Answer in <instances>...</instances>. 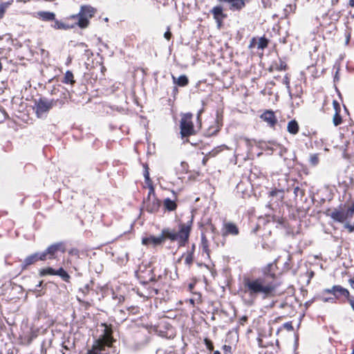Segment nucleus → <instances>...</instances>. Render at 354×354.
<instances>
[{
    "mask_svg": "<svg viewBox=\"0 0 354 354\" xmlns=\"http://www.w3.org/2000/svg\"><path fill=\"white\" fill-rule=\"evenodd\" d=\"M192 223V218L187 223H180L178 231L169 227H165L157 236L151 235L142 238V243L145 245L156 247L162 245L166 240H169L171 242L177 241L179 247L185 246L188 242Z\"/></svg>",
    "mask_w": 354,
    "mask_h": 354,
    "instance_id": "1",
    "label": "nucleus"
},
{
    "mask_svg": "<svg viewBox=\"0 0 354 354\" xmlns=\"http://www.w3.org/2000/svg\"><path fill=\"white\" fill-rule=\"evenodd\" d=\"M275 274L274 273L266 274L257 278H244L243 290L247 294L252 301L254 300L259 295L263 299L271 297L275 292L277 285L274 281Z\"/></svg>",
    "mask_w": 354,
    "mask_h": 354,
    "instance_id": "2",
    "label": "nucleus"
},
{
    "mask_svg": "<svg viewBox=\"0 0 354 354\" xmlns=\"http://www.w3.org/2000/svg\"><path fill=\"white\" fill-rule=\"evenodd\" d=\"M95 13V9L90 6H83L81 7L80 11L76 15H73V18L77 19V25L81 28H85L88 26L89 19L91 18Z\"/></svg>",
    "mask_w": 354,
    "mask_h": 354,
    "instance_id": "3",
    "label": "nucleus"
},
{
    "mask_svg": "<svg viewBox=\"0 0 354 354\" xmlns=\"http://www.w3.org/2000/svg\"><path fill=\"white\" fill-rule=\"evenodd\" d=\"M192 116V114L190 113H184L182 115L180 120V133L183 137H187L194 133Z\"/></svg>",
    "mask_w": 354,
    "mask_h": 354,
    "instance_id": "4",
    "label": "nucleus"
},
{
    "mask_svg": "<svg viewBox=\"0 0 354 354\" xmlns=\"http://www.w3.org/2000/svg\"><path fill=\"white\" fill-rule=\"evenodd\" d=\"M149 187L147 199L144 201V203L147 212L154 213L159 209L160 202L155 195L153 186L150 185Z\"/></svg>",
    "mask_w": 354,
    "mask_h": 354,
    "instance_id": "5",
    "label": "nucleus"
},
{
    "mask_svg": "<svg viewBox=\"0 0 354 354\" xmlns=\"http://www.w3.org/2000/svg\"><path fill=\"white\" fill-rule=\"evenodd\" d=\"M323 292L332 294L334 295L336 300H339L342 297H344L347 299L348 302H349V299L353 297H351L348 290L340 285H334L330 288L324 289Z\"/></svg>",
    "mask_w": 354,
    "mask_h": 354,
    "instance_id": "6",
    "label": "nucleus"
},
{
    "mask_svg": "<svg viewBox=\"0 0 354 354\" xmlns=\"http://www.w3.org/2000/svg\"><path fill=\"white\" fill-rule=\"evenodd\" d=\"M111 341L109 337L98 339L95 342L93 348L88 351L87 354H101L106 351V347H110Z\"/></svg>",
    "mask_w": 354,
    "mask_h": 354,
    "instance_id": "7",
    "label": "nucleus"
},
{
    "mask_svg": "<svg viewBox=\"0 0 354 354\" xmlns=\"http://www.w3.org/2000/svg\"><path fill=\"white\" fill-rule=\"evenodd\" d=\"M53 100H39L36 104V113L39 118L47 113L54 105Z\"/></svg>",
    "mask_w": 354,
    "mask_h": 354,
    "instance_id": "8",
    "label": "nucleus"
},
{
    "mask_svg": "<svg viewBox=\"0 0 354 354\" xmlns=\"http://www.w3.org/2000/svg\"><path fill=\"white\" fill-rule=\"evenodd\" d=\"M326 214L330 216L333 221L338 223H344V221L349 218L347 212H344L342 210L334 209L333 210L328 209L326 212Z\"/></svg>",
    "mask_w": 354,
    "mask_h": 354,
    "instance_id": "9",
    "label": "nucleus"
},
{
    "mask_svg": "<svg viewBox=\"0 0 354 354\" xmlns=\"http://www.w3.org/2000/svg\"><path fill=\"white\" fill-rule=\"evenodd\" d=\"M45 254L41 252H36L28 256L21 265L22 270H26L28 266L34 264L38 261H44Z\"/></svg>",
    "mask_w": 354,
    "mask_h": 354,
    "instance_id": "10",
    "label": "nucleus"
},
{
    "mask_svg": "<svg viewBox=\"0 0 354 354\" xmlns=\"http://www.w3.org/2000/svg\"><path fill=\"white\" fill-rule=\"evenodd\" d=\"M58 250H62L64 251V249L62 248V244L61 243H55L53 245H50L48 248L41 252V254H45L44 257V261L47 259H52L55 258V254Z\"/></svg>",
    "mask_w": 354,
    "mask_h": 354,
    "instance_id": "11",
    "label": "nucleus"
},
{
    "mask_svg": "<svg viewBox=\"0 0 354 354\" xmlns=\"http://www.w3.org/2000/svg\"><path fill=\"white\" fill-rule=\"evenodd\" d=\"M260 118L272 128L274 127L275 124L277 123V118H276L274 113L270 110L265 111L260 115Z\"/></svg>",
    "mask_w": 354,
    "mask_h": 354,
    "instance_id": "12",
    "label": "nucleus"
},
{
    "mask_svg": "<svg viewBox=\"0 0 354 354\" xmlns=\"http://www.w3.org/2000/svg\"><path fill=\"white\" fill-rule=\"evenodd\" d=\"M239 233V228L234 223L227 222L223 224V229L222 232L223 236H227L228 235L237 236Z\"/></svg>",
    "mask_w": 354,
    "mask_h": 354,
    "instance_id": "13",
    "label": "nucleus"
},
{
    "mask_svg": "<svg viewBox=\"0 0 354 354\" xmlns=\"http://www.w3.org/2000/svg\"><path fill=\"white\" fill-rule=\"evenodd\" d=\"M220 2H227L232 11H239L245 6L247 0H218Z\"/></svg>",
    "mask_w": 354,
    "mask_h": 354,
    "instance_id": "14",
    "label": "nucleus"
},
{
    "mask_svg": "<svg viewBox=\"0 0 354 354\" xmlns=\"http://www.w3.org/2000/svg\"><path fill=\"white\" fill-rule=\"evenodd\" d=\"M211 12L214 16V19L216 21L218 26L220 27L223 19L226 17V15L223 12V8L220 6H215L212 9Z\"/></svg>",
    "mask_w": 354,
    "mask_h": 354,
    "instance_id": "15",
    "label": "nucleus"
},
{
    "mask_svg": "<svg viewBox=\"0 0 354 354\" xmlns=\"http://www.w3.org/2000/svg\"><path fill=\"white\" fill-rule=\"evenodd\" d=\"M35 17L45 21H55V14L53 12L39 11L36 12Z\"/></svg>",
    "mask_w": 354,
    "mask_h": 354,
    "instance_id": "16",
    "label": "nucleus"
},
{
    "mask_svg": "<svg viewBox=\"0 0 354 354\" xmlns=\"http://www.w3.org/2000/svg\"><path fill=\"white\" fill-rule=\"evenodd\" d=\"M173 82L179 86H185L188 84L189 80L186 75H182L179 77L176 78L174 75H172Z\"/></svg>",
    "mask_w": 354,
    "mask_h": 354,
    "instance_id": "17",
    "label": "nucleus"
},
{
    "mask_svg": "<svg viewBox=\"0 0 354 354\" xmlns=\"http://www.w3.org/2000/svg\"><path fill=\"white\" fill-rule=\"evenodd\" d=\"M299 124L295 120H290L287 125V131L292 134L295 135L299 131Z\"/></svg>",
    "mask_w": 354,
    "mask_h": 354,
    "instance_id": "18",
    "label": "nucleus"
},
{
    "mask_svg": "<svg viewBox=\"0 0 354 354\" xmlns=\"http://www.w3.org/2000/svg\"><path fill=\"white\" fill-rule=\"evenodd\" d=\"M164 206L169 211H174L176 209L177 205L175 201L167 198L164 201Z\"/></svg>",
    "mask_w": 354,
    "mask_h": 354,
    "instance_id": "19",
    "label": "nucleus"
},
{
    "mask_svg": "<svg viewBox=\"0 0 354 354\" xmlns=\"http://www.w3.org/2000/svg\"><path fill=\"white\" fill-rule=\"evenodd\" d=\"M55 275L59 276L66 282H68L71 279L70 275L62 268L55 270Z\"/></svg>",
    "mask_w": 354,
    "mask_h": 354,
    "instance_id": "20",
    "label": "nucleus"
},
{
    "mask_svg": "<svg viewBox=\"0 0 354 354\" xmlns=\"http://www.w3.org/2000/svg\"><path fill=\"white\" fill-rule=\"evenodd\" d=\"M62 82H64L65 84H73L75 82V81L74 80L73 74L71 71H67L66 72L64 77V80L62 81Z\"/></svg>",
    "mask_w": 354,
    "mask_h": 354,
    "instance_id": "21",
    "label": "nucleus"
},
{
    "mask_svg": "<svg viewBox=\"0 0 354 354\" xmlns=\"http://www.w3.org/2000/svg\"><path fill=\"white\" fill-rule=\"evenodd\" d=\"M194 250V245L193 246L192 251L188 252L185 258V263L188 266H190L193 263Z\"/></svg>",
    "mask_w": 354,
    "mask_h": 354,
    "instance_id": "22",
    "label": "nucleus"
},
{
    "mask_svg": "<svg viewBox=\"0 0 354 354\" xmlns=\"http://www.w3.org/2000/svg\"><path fill=\"white\" fill-rule=\"evenodd\" d=\"M39 275L41 277L46 276V275H55V270L53 269L52 268H47L44 269H41L39 271Z\"/></svg>",
    "mask_w": 354,
    "mask_h": 354,
    "instance_id": "23",
    "label": "nucleus"
},
{
    "mask_svg": "<svg viewBox=\"0 0 354 354\" xmlns=\"http://www.w3.org/2000/svg\"><path fill=\"white\" fill-rule=\"evenodd\" d=\"M52 27H53L55 29H57V30L68 29L70 28L69 26L66 25L65 24L61 22V21H57L55 19L54 24L52 25Z\"/></svg>",
    "mask_w": 354,
    "mask_h": 354,
    "instance_id": "24",
    "label": "nucleus"
},
{
    "mask_svg": "<svg viewBox=\"0 0 354 354\" xmlns=\"http://www.w3.org/2000/svg\"><path fill=\"white\" fill-rule=\"evenodd\" d=\"M342 122V117L339 115V112L336 109V112L333 118V122L335 127L339 125Z\"/></svg>",
    "mask_w": 354,
    "mask_h": 354,
    "instance_id": "25",
    "label": "nucleus"
},
{
    "mask_svg": "<svg viewBox=\"0 0 354 354\" xmlns=\"http://www.w3.org/2000/svg\"><path fill=\"white\" fill-rule=\"evenodd\" d=\"M201 244L203 246V250L208 254L209 252V245H208V241L206 238V236L202 234L201 235Z\"/></svg>",
    "mask_w": 354,
    "mask_h": 354,
    "instance_id": "26",
    "label": "nucleus"
},
{
    "mask_svg": "<svg viewBox=\"0 0 354 354\" xmlns=\"http://www.w3.org/2000/svg\"><path fill=\"white\" fill-rule=\"evenodd\" d=\"M268 44V39L265 37H261L258 41V48L263 49L267 47Z\"/></svg>",
    "mask_w": 354,
    "mask_h": 354,
    "instance_id": "27",
    "label": "nucleus"
},
{
    "mask_svg": "<svg viewBox=\"0 0 354 354\" xmlns=\"http://www.w3.org/2000/svg\"><path fill=\"white\" fill-rule=\"evenodd\" d=\"M10 4V3L8 2L2 3L0 4V19L3 17L6 10L8 8Z\"/></svg>",
    "mask_w": 354,
    "mask_h": 354,
    "instance_id": "28",
    "label": "nucleus"
},
{
    "mask_svg": "<svg viewBox=\"0 0 354 354\" xmlns=\"http://www.w3.org/2000/svg\"><path fill=\"white\" fill-rule=\"evenodd\" d=\"M283 84L286 85L288 92L290 94V80L287 75L283 79Z\"/></svg>",
    "mask_w": 354,
    "mask_h": 354,
    "instance_id": "29",
    "label": "nucleus"
},
{
    "mask_svg": "<svg viewBox=\"0 0 354 354\" xmlns=\"http://www.w3.org/2000/svg\"><path fill=\"white\" fill-rule=\"evenodd\" d=\"M294 195L295 197H297L299 195L302 197L304 195V191L299 188V187L297 186L294 188Z\"/></svg>",
    "mask_w": 354,
    "mask_h": 354,
    "instance_id": "30",
    "label": "nucleus"
},
{
    "mask_svg": "<svg viewBox=\"0 0 354 354\" xmlns=\"http://www.w3.org/2000/svg\"><path fill=\"white\" fill-rule=\"evenodd\" d=\"M204 342H205V344L208 350H209V351L214 350V346H213V344L211 340H209L207 338H205L204 339Z\"/></svg>",
    "mask_w": 354,
    "mask_h": 354,
    "instance_id": "31",
    "label": "nucleus"
},
{
    "mask_svg": "<svg viewBox=\"0 0 354 354\" xmlns=\"http://www.w3.org/2000/svg\"><path fill=\"white\" fill-rule=\"evenodd\" d=\"M320 299L324 302V303H327V302H330V303H333V304H335L336 303V299L334 297H321Z\"/></svg>",
    "mask_w": 354,
    "mask_h": 354,
    "instance_id": "32",
    "label": "nucleus"
},
{
    "mask_svg": "<svg viewBox=\"0 0 354 354\" xmlns=\"http://www.w3.org/2000/svg\"><path fill=\"white\" fill-rule=\"evenodd\" d=\"M353 214H354V202L351 204V205L347 209V214L348 215L349 218H352Z\"/></svg>",
    "mask_w": 354,
    "mask_h": 354,
    "instance_id": "33",
    "label": "nucleus"
},
{
    "mask_svg": "<svg viewBox=\"0 0 354 354\" xmlns=\"http://www.w3.org/2000/svg\"><path fill=\"white\" fill-rule=\"evenodd\" d=\"M144 176H145L146 183L147 184H149L150 178H149V171H148L147 166H145V173H144Z\"/></svg>",
    "mask_w": 354,
    "mask_h": 354,
    "instance_id": "34",
    "label": "nucleus"
},
{
    "mask_svg": "<svg viewBox=\"0 0 354 354\" xmlns=\"http://www.w3.org/2000/svg\"><path fill=\"white\" fill-rule=\"evenodd\" d=\"M310 162L313 165H316L318 163L319 158L316 154H314L310 157Z\"/></svg>",
    "mask_w": 354,
    "mask_h": 354,
    "instance_id": "35",
    "label": "nucleus"
},
{
    "mask_svg": "<svg viewBox=\"0 0 354 354\" xmlns=\"http://www.w3.org/2000/svg\"><path fill=\"white\" fill-rule=\"evenodd\" d=\"M344 227L348 229L349 232H354V226L353 225H351V224H349L348 223H346L344 224Z\"/></svg>",
    "mask_w": 354,
    "mask_h": 354,
    "instance_id": "36",
    "label": "nucleus"
},
{
    "mask_svg": "<svg viewBox=\"0 0 354 354\" xmlns=\"http://www.w3.org/2000/svg\"><path fill=\"white\" fill-rule=\"evenodd\" d=\"M283 327L287 329L288 330H292L293 327L292 326V324L290 322H287L283 324Z\"/></svg>",
    "mask_w": 354,
    "mask_h": 354,
    "instance_id": "37",
    "label": "nucleus"
},
{
    "mask_svg": "<svg viewBox=\"0 0 354 354\" xmlns=\"http://www.w3.org/2000/svg\"><path fill=\"white\" fill-rule=\"evenodd\" d=\"M223 350L225 351V354H227L228 353H231V346H227V345H224L223 346Z\"/></svg>",
    "mask_w": 354,
    "mask_h": 354,
    "instance_id": "38",
    "label": "nucleus"
},
{
    "mask_svg": "<svg viewBox=\"0 0 354 354\" xmlns=\"http://www.w3.org/2000/svg\"><path fill=\"white\" fill-rule=\"evenodd\" d=\"M171 32L169 31V30L168 29V30L167 32H165L164 34V37L165 39H167V40L170 39L171 38Z\"/></svg>",
    "mask_w": 354,
    "mask_h": 354,
    "instance_id": "39",
    "label": "nucleus"
},
{
    "mask_svg": "<svg viewBox=\"0 0 354 354\" xmlns=\"http://www.w3.org/2000/svg\"><path fill=\"white\" fill-rule=\"evenodd\" d=\"M348 304H350L352 310L354 311V297H353L352 299H349Z\"/></svg>",
    "mask_w": 354,
    "mask_h": 354,
    "instance_id": "40",
    "label": "nucleus"
},
{
    "mask_svg": "<svg viewBox=\"0 0 354 354\" xmlns=\"http://www.w3.org/2000/svg\"><path fill=\"white\" fill-rule=\"evenodd\" d=\"M348 283L351 287L354 290V278L349 279Z\"/></svg>",
    "mask_w": 354,
    "mask_h": 354,
    "instance_id": "41",
    "label": "nucleus"
},
{
    "mask_svg": "<svg viewBox=\"0 0 354 354\" xmlns=\"http://www.w3.org/2000/svg\"><path fill=\"white\" fill-rule=\"evenodd\" d=\"M203 111V109H201V110L198 112V114H197V118H198V120L200 118L201 115V113H202Z\"/></svg>",
    "mask_w": 354,
    "mask_h": 354,
    "instance_id": "42",
    "label": "nucleus"
},
{
    "mask_svg": "<svg viewBox=\"0 0 354 354\" xmlns=\"http://www.w3.org/2000/svg\"><path fill=\"white\" fill-rule=\"evenodd\" d=\"M277 193H278V192H277V190H274V191H272V192H270V195H271V196H275Z\"/></svg>",
    "mask_w": 354,
    "mask_h": 354,
    "instance_id": "43",
    "label": "nucleus"
},
{
    "mask_svg": "<svg viewBox=\"0 0 354 354\" xmlns=\"http://www.w3.org/2000/svg\"><path fill=\"white\" fill-rule=\"evenodd\" d=\"M208 158L207 156H205L203 159V164L205 165L206 162L207 161Z\"/></svg>",
    "mask_w": 354,
    "mask_h": 354,
    "instance_id": "44",
    "label": "nucleus"
},
{
    "mask_svg": "<svg viewBox=\"0 0 354 354\" xmlns=\"http://www.w3.org/2000/svg\"><path fill=\"white\" fill-rule=\"evenodd\" d=\"M349 5L351 7H354V0H349Z\"/></svg>",
    "mask_w": 354,
    "mask_h": 354,
    "instance_id": "45",
    "label": "nucleus"
},
{
    "mask_svg": "<svg viewBox=\"0 0 354 354\" xmlns=\"http://www.w3.org/2000/svg\"><path fill=\"white\" fill-rule=\"evenodd\" d=\"M211 230L212 231V232H215V230H216V227L213 225H211Z\"/></svg>",
    "mask_w": 354,
    "mask_h": 354,
    "instance_id": "46",
    "label": "nucleus"
},
{
    "mask_svg": "<svg viewBox=\"0 0 354 354\" xmlns=\"http://www.w3.org/2000/svg\"><path fill=\"white\" fill-rule=\"evenodd\" d=\"M331 2H332V4L334 5V4H336L338 3V0H331Z\"/></svg>",
    "mask_w": 354,
    "mask_h": 354,
    "instance_id": "47",
    "label": "nucleus"
},
{
    "mask_svg": "<svg viewBox=\"0 0 354 354\" xmlns=\"http://www.w3.org/2000/svg\"><path fill=\"white\" fill-rule=\"evenodd\" d=\"M42 283H43L42 281H39V283L37 285V287H38V288L41 287L42 285Z\"/></svg>",
    "mask_w": 354,
    "mask_h": 354,
    "instance_id": "48",
    "label": "nucleus"
},
{
    "mask_svg": "<svg viewBox=\"0 0 354 354\" xmlns=\"http://www.w3.org/2000/svg\"><path fill=\"white\" fill-rule=\"evenodd\" d=\"M245 141L247 145H248L250 143V140L248 138H245Z\"/></svg>",
    "mask_w": 354,
    "mask_h": 354,
    "instance_id": "49",
    "label": "nucleus"
},
{
    "mask_svg": "<svg viewBox=\"0 0 354 354\" xmlns=\"http://www.w3.org/2000/svg\"><path fill=\"white\" fill-rule=\"evenodd\" d=\"M88 289H89L88 285H86V286H85V290H86V292H87V291H88Z\"/></svg>",
    "mask_w": 354,
    "mask_h": 354,
    "instance_id": "50",
    "label": "nucleus"
},
{
    "mask_svg": "<svg viewBox=\"0 0 354 354\" xmlns=\"http://www.w3.org/2000/svg\"><path fill=\"white\" fill-rule=\"evenodd\" d=\"M213 354H221V353L218 351H216Z\"/></svg>",
    "mask_w": 354,
    "mask_h": 354,
    "instance_id": "51",
    "label": "nucleus"
},
{
    "mask_svg": "<svg viewBox=\"0 0 354 354\" xmlns=\"http://www.w3.org/2000/svg\"><path fill=\"white\" fill-rule=\"evenodd\" d=\"M335 80H338L337 72L336 73V75L335 76Z\"/></svg>",
    "mask_w": 354,
    "mask_h": 354,
    "instance_id": "52",
    "label": "nucleus"
},
{
    "mask_svg": "<svg viewBox=\"0 0 354 354\" xmlns=\"http://www.w3.org/2000/svg\"><path fill=\"white\" fill-rule=\"evenodd\" d=\"M348 41H349V36H348V37H347V38H346V44H348Z\"/></svg>",
    "mask_w": 354,
    "mask_h": 354,
    "instance_id": "53",
    "label": "nucleus"
},
{
    "mask_svg": "<svg viewBox=\"0 0 354 354\" xmlns=\"http://www.w3.org/2000/svg\"><path fill=\"white\" fill-rule=\"evenodd\" d=\"M334 104L336 105H338L337 102L336 101H334Z\"/></svg>",
    "mask_w": 354,
    "mask_h": 354,
    "instance_id": "54",
    "label": "nucleus"
},
{
    "mask_svg": "<svg viewBox=\"0 0 354 354\" xmlns=\"http://www.w3.org/2000/svg\"><path fill=\"white\" fill-rule=\"evenodd\" d=\"M283 68H285V66L283 67V66H281V69H283Z\"/></svg>",
    "mask_w": 354,
    "mask_h": 354,
    "instance_id": "55",
    "label": "nucleus"
},
{
    "mask_svg": "<svg viewBox=\"0 0 354 354\" xmlns=\"http://www.w3.org/2000/svg\"><path fill=\"white\" fill-rule=\"evenodd\" d=\"M283 68H285V66L283 67V66H281V69H283Z\"/></svg>",
    "mask_w": 354,
    "mask_h": 354,
    "instance_id": "56",
    "label": "nucleus"
},
{
    "mask_svg": "<svg viewBox=\"0 0 354 354\" xmlns=\"http://www.w3.org/2000/svg\"><path fill=\"white\" fill-rule=\"evenodd\" d=\"M3 39V37L0 36V40Z\"/></svg>",
    "mask_w": 354,
    "mask_h": 354,
    "instance_id": "57",
    "label": "nucleus"
},
{
    "mask_svg": "<svg viewBox=\"0 0 354 354\" xmlns=\"http://www.w3.org/2000/svg\"><path fill=\"white\" fill-rule=\"evenodd\" d=\"M353 17H354V14H353Z\"/></svg>",
    "mask_w": 354,
    "mask_h": 354,
    "instance_id": "58",
    "label": "nucleus"
}]
</instances>
